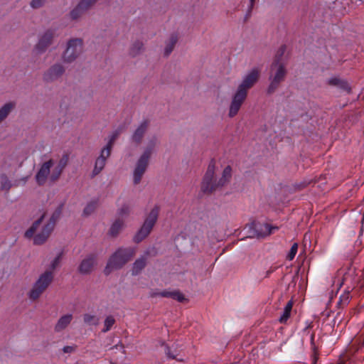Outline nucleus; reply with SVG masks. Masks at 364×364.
<instances>
[{"instance_id": "nucleus-21", "label": "nucleus", "mask_w": 364, "mask_h": 364, "mask_svg": "<svg viewBox=\"0 0 364 364\" xmlns=\"http://www.w3.org/2000/svg\"><path fill=\"white\" fill-rule=\"evenodd\" d=\"M158 144V139L156 136L149 138L147 141L144 150L141 156L150 159L151 154L155 151Z\"/></svg>"}, {"instance_id": "nucleus-14", "label": "nucleus", "mask_w": 364, "mask_h": 364, "mask_svg": "<svg viewBox=\"0 0 364 364\" xmlns=\"http://www.w3.org/2000/svg\"><path fill=\"white\" fill-rule=\"evenodd\" d=\"M96 260V256L94 255H90L86 257L79 265L78 270L80 273L82 274H90L94 269Z\"/></svg>"}, {"instance_id": "nucleus-8", "label": "nucleus", "mask_w": 364, "mask_h": 364, "mask_svg": "<svg viewBox=\"0 0 364 364\" xmlns=\"http://www.w3.org/2000/svg\"><path fill=\"white\" fill-rule=\"evenodd\" d=\"M83 50V41L81 38L70 39L67 43V48L63 54V60L67 63L74 62Z\"/></svg>"}, {"instance_id": "nucleus-12", "label": "nucleus", "mask_w": 364, "mask_h": 364, "mask_svg": "<svg viewBox=\"0 0 364 364\" xmlns=\"http://www.w3.org/2000/svg\"><path fill=\"white\" fill-rule=\"evenodd\" d=\"M55 36V31L52 29L46 30L43 32L38 40V43L35 46V51L38 53H44L47 48L51 45Z\"/></svg>"}, {"instance_id": "nucleus-26", "label": "nucleus", "mask_w": 364, "mask_h": 364, "mask_svg": "<svg viewBox=\"0 0 364 364\" xmlns=\"http://www.w3.org/2000/svg\"><path fill=\"white\" fill-rule=\"evenodd\" d=\"M144 49L143 43L140 41L134 42L129 49V55L132 57H135L139 55Z\"/></svg>"}, {"instance_id": "nucleus-22", "label": "nucleus", "mask_w": 364, "mask_h": 364, "mask_svg": "<svg viewBox=\"0 0 364 364\" xmlns=\"http://www.w3.org/2000/svg\"><path fill=\"white\" fill-rule=\"evenodd\" d=\"M15 102H8L0 107V124L4 122L16 107Z\"/></svg>"}, {"instance_id": "nucleus-1", "label": "nucleus", "mask_w": 364, "mask_h": 364, "mask_svg": "<svg viewBox=\"0 0 364 364\" xmlns=\"http://www.w3.org/2000/svg\"><path fill=\"white\" fill-rule=\"evenodd\" d=\"M260 73L261 69L258 67H254L243 75L241 82L232 97L228 109L229 117L233 118L238 114L247 99L248 90L257 82Z\"/></svg>"}, {"instance_id": "nucleus-18", "label": "nucleus", "mask_w": 364, "mask_h": 364, "mask_svg": "<svg viewBox=\"0 0 364 364\" xmlns=\"http://www.w3.org/2000/svg\"><path fill=\"white\" fill-rule=\"evenodd\" d=\"M149 127V122L146 120L141 122L134 132L132 139L133 141L139 144L141 141Z\"/></svg>"}, {"instance_id": "nucleus-24", "label": "nucleus", "mask_w": 364, "mask_h": 364, "mask_svg": "<svg viewBox=\"0 0 364 364\" xmlns=\"http://www.w3.org/2000/svg\"><path fill=\"white\" fill-rule=\"evenodd\" d=\"M178 41V35L176 33H172L168 40L166 41L164 55L166 56L169 55L173 51L176 43Z\"/></svg>"}, {"instance_id": "nucleus-45", "label": "nucleus", "mask_w": 364, "mask_h": 364, "mask_svg": "<svg viewBox=\"0 0 364 364\" xmlns=\"http://www.w3.org/2000/svg\"><path fill=\"white\" fill-rule=\"evenodd\" d=\"M249 1H250V3H249L248 9L247 11V14L245 15V18H247L250 16L256 0H249Z\"/></svg>"}, {"instance_id": "nucleus-23", "label": "nucleus", "mask_w": 364, "mask_h": 364, "mask_svg": "<svg viewBox=\"0 0 364 364\" xmlns=\"http://www.w3.org/2000/svg\"><path fill=\"white\" fill-rule=\"evenodd\" d=\"M125 226V221L123 220L122 218H116V219L114 220V222L112 223L109 234L112 236L115 237L119 235L120 231L124 228Z\"/></svg>"}, {"instance_id": "nucleus-33", "label": "nucleus", "mask_w": 364, "mask_h": 364, "mask_svg": "<svg viewBox=\"0 0 364 364\" xmlns=\"http://www.w3.org/2000/svg\"><path fill=\"white\" fill-rule=\"evenodd\" d=\"M62 213V205L58 206L56 210L53 212L49 220L47 222L48 223H52V226L54 228L56 221L60 218Z\"/></svg>"}, {"instance_id": "nucleus-41", "label": "nucleus", "mask_w": 364, "mask_h": 364, "mask_svg": "<svg viewBox=\"0 0 364 364\" xmlns=\"http://www.w3.org/2000/svg\"><path fill=\"white\" fill-rule=\"evenodd\" d=\"M171 299L176 300L180 302H183L186 300L183 294L178 291H173L172 293Z\"/></svg>"}, {"instance_id": "nucleus-36", "label": "nucleus", "mask_w": 364, "mask_h": 364, "mask_svg": "<svg viewBox=\"0 0 364 364\" xmlns=\"http://www.w3.org/2000/svg\"><path fill=\"white\" fill-rule=\"evenodd\" d=\"M60 260H61V254H58V255H57L51 261V262L50 264V266H49V270L48 271L52 272L53 270H55L60 265Z\"/></svg>"}, {"instance_id": "nucleus-31", "label": "nucleus", "mask_w": 364, "mask_h": 364, "mask_svg": "<svg viewBox=\"0 0 364 364\" xmlns=\"http://www.w3.org/2000/svg\"><path fill=\"white\" fill-rule=\"evenodd\" d=\"M83 320L87 325L97 326L99 323V318L96 316L90 314H84Z\"/></svg>"}, {"instance_id": "nucleus-35", "label": "nucleus", "mask_w": 364, "mask_h": 364, "mask_svg": "<svg viewBox=\"0 0 364 364\" xmlns=\"http://www.w3.org/2000/svg\"><path fill=\"white\" fill-rule=\"evenodd\" d=\"M114 323L115 319L112 316H107L104 321V328L102 329V332L105 333L109 331Z\"/></svg>"}, {"instance_id": "nucleus-16", "label": "nucleus", "mask_w": 364, "mask_h": 364, "mask_svg": "<svg viewBox=\"0 0 364 364\" xmlns=\"http://www.w3.org/2000/svg\"><path fill=\"white\" fill-rule=\"evenodd\" d=\"M68 156L67 155H64L57 164L55 163L52 169L51 182H55L60 178L63 169L68 164Z\"/></svg>"}, {"instance_id": "nucleus-44", "label": "nucleus", "mask_w": 364, "mask_h": 364, "mask_svg": "<svg viewBox=\"0 0 364 364\" xmlns=\"http://www.w3.org/2000/svg\"><path fill=\"white\" fill-rule=\"evenodd\" d=\"M290 312L284 309L282 314L279 317V321L281 323H285L290 316Z\"/></svg>"}, {"instance_id": "nucleus-6", "label": "nucleus", "mask_w": 364, "mask_h": 364, "mask_svg": "<svg viewBox=\"0 0 364 364\" xmlns=\"http://www.w3.org/2000/svg\"><path fill=\"white\" fill-rule=\"evenodd\" d=\"M53 277V273L50 271L40 274L28 294V298L32 301L37 300L52 283Z\"/></svg>"}, {"instance_id": "nucleus-29", "label": "nucleus", "mask_w": 364, "mask_h": 364, "mask_svg": "<svg viewBox=\"0 0 364 364\" xmlns=\"http://www.w3.org/2000/svg\"><path fill=\"white\" fill-rule=\"evenodd\" d=\"M85 11L77 4L73 10L70 12V18L72 20L79 19Z\"/></svg>"}, {"instance_id": "nucleus-10", "label": "nucleus", "mask_w": 364, "mask_h": 364, "mask_svg": "<svg viewBox=\"0 0 364 364\" xmlns=\"http://www.w3.org/2000/svg\"><path fill=\"white\" fill-rule=\"evenodd\" d=\"M277 229V227L271 226L267 223H254L250 226V237H264L269 235L274 230Z\"/></svg>"}, {"instance_id": "nucleus-46", "label": "nucleus", "mask_w": 364, "mask_h": 364, "mask_svg": "<svg viewBox=\"0 0 364 364\" xmlns=\"http://www.w3.org/2000/svg\"><path fill=\"white\" fill-rule=\"evenodd\" d=\"M166 355H168V358H172V359H177V355L176 354H174L173 353L171 352V349L168 348V347H166ZM178 360H181V359H178Z\"/></svg>"}, {"instance_id": "nucleus-32", "label": "nucleus", "mask_w": 364, "mask_h": 364, "mask_svg": "<svg viewBox=\"0 0 364 364\" xmlns=\"http://www.w3.org/2000/svg\"><path fill=\"white\" fill-rule=\"evenodd\" d=\"M12 184L6 175L2 174L1 176V189L3 191H9L11 188Z\"/></svg>"}, {"instance_id": "nucleus-37", "label": "nucleus", "mask_w": 364, "mask_h": 364, "mask_svg": "<svg viewBox=\"0 0 364 364\" xmlns=\"http://www.w3.org/2000/svg\"><path fill=\"white\" fill-rule=\"evenodd\" d=\"M118 135H119V133L117 132L113 133L110 136V138H109V140L107 144L103 149H106L109 150V152L111 153V150H112V146H113L115 140L118 137Z\"/></svg>"}, {"instance_id": "nucleus-19", "label": "nucleus", "mask_w": 364, "mask_h": 364, "mask_svg": "<svg viewBox=\"0 0 364 364\" xmlns=\"http://www.w3.org/2000/svg\"><path fill=\"white\" fill-rule=\"evenodd\" d=\"M73 318V316L71 314H67L60 316L54 327L55 331L61 332L65 329L71 323Z\"/></svg>"}, {"instance_id": "nucleus-49", "label": "nucleus", "mask_w": 364, "mask_h": 364, "mask_svg": "<svg viewBox=\"0 0 364 364\" xmlns=\"http://www.w3.org/2000/svg\"><path fill=\"white\" fill-rule=\"evenodd\" d=\"M114 348H115V349H118V348L122 349V346H116L114 347Z\"/></svg>"}, {"instance_id": "nucleus-11", "label": "nucleus", "mask_w": 364, "mask_h": 364, "mask_svg": "<svg viewBox=\"0 0 364 364\" xmlns=\"http://www.w3.org/2000/svg\"><path fill=\"white\" fill-rule=\"evenodd\" d=\"M149 163V159L140 156L136 162L133 171V182L134 185L140 183L141 178L146 172Z\"/></svg>"}, {"instance_id": "nucleus-43", "label": "nucleus", "mask_w": 364, "mask_h": 364, "mask_svg": "<svg viewBox=\"0 0 364 364\" xmlns=\"http://www.w3.org/2000/svg\"><path fill=\"white\" fill-rule=\"evenodd\" d=\"M285 51H286V46H282L279 48L274 59H279L280 61H282V57L284 55V53H285Z\"/></svg>"}, {"instance_id": "nucleus-13", "label": "nucleus", "mask_w": 364, "mask_h": 364, "mask_svg": "<svg viewBox=\"0 0 364 364\" xmlns=\"http://www.w3.org/2000/svg\"><path fill=\"white\" fill-rule=\"evenodd\" d=\"M65 73V68L60 63H55L48 69L43 74L46 82H53L59 79Z\"/></svg>"}, {"instance_id": "nucleus-48", "label": "nucleus", "mask_w": 364, "mask_h": 364, "mask_svg": "<svg viewBox=\"0 0 364 364\" xmlns=\"http://www.w3.org/2000/svg\"><path fill=\"white\" fill-rule=\"evenodd\" d=\"M292 306H293V303H292V301H289L287 304V305L285 306L284 309H285L286 311H288L289 312H290V313H291V311Z\"/></svg>"}, {"instance_id": "nucleus-42", "label": "nucleus", "mask_w": 364, "mask_h": 364, "mask_svg": "<svg viewBox=\"0 0 364 364\" xmlns=\"http://www.w3.org/2000/svg\"><path fill=\"white\" fill-rule=\"evenodd\" d=\"M45 2L46 0H32L31 2V6L33 9H38L42 6Z\"/></svg>"}, {"instance_id": "nucleus-28", "label": "nucleus", "mask_w": 364, "mask_h": 364, "mask_svg": "<svg viewBox=\"0 0 364 364\" xmlns=\"http://www.w3.org/2000/svg\"><path fill=\"white\" fill-rule=\"evenodd\" d=\"M131 208L129 205L124 204L122 205L117 212V218H122L125 221L126 218L130 214Z\"/></svg>"}, {"instance_id": "nucleus-47", "label": "nucleus", "mask_w": 364, "mask_h": 364, "mask_svg": "<svg viewBox=\"0 0 364 364\" xmlns=\"http://www.w3.org/2000/svg\"><path fill=\"white\" fill-rule=\"evenodd\" d=\"M75 349V346H67L63 347V351L65 353H71L74 352Z\"/></svg>"}, {"instance_id": "nucleus-20", "label": "nucleus", "mask_w": 364, "mask_h": 364, "mask_svg": "<svg viewBox=\"0 0 364 364\" xmlns=\"http://www.w3.org/2000/svg\"><path fill=\"white\" fill-rule=\"evenodd\" d=\"M309 341L311 344V349L313 351L314 355L316 354V346L314 343V334L311 331L310 324H308L303 330L302 341Z\"/></svg>"}, {"instance_id": "nucleus-9", "label": "nucleus", "mask_w": 364, "mask_h": 364, "mask_svg": "<svg viewBox=\"0 0 364 364\" xmlns=\"http://www.w3.org/2000/svg\"><path fill=\"white\" fill-rule=\"evenodd\" d=\"M54 165L55 161L53 159H49L42 164L35 176L36 183L39 186L44 185L48 179L51 181L52 169Z\"/></svg>"}, {"instance_id": "nucleus-27", "label": "nucleus", "mask_w": 364, "mask_h": 364, "mask_svg": "<svg viewBox=\"0 0 364 364\" xmlns=\"http://www.w3.org/2000/svg\"><path fill=\"white\" fill-rule=\"evenodd\" d=\"M329 84L331 85L337 86L340 88H341L343 90H346L347 92H349L350 90V88L348 85V84L339 78L337 77H333L331 78L328 81Z\"/></svg>"}, {"instance_id": "nucleus-7", "label": "nucleus", "mask_w": 364, "mask_h": 364, "mask_svg": "<svg viewBox=\"0 0 364 364\" xmlns=\"http://www.w3.org/2000/svg\"><path fill=\"white\" fill-rule=\"evenodd\" d=\"M159 212V208L158 206H155L151 210L143 225L134 237L135 242L139 243L141 242L149 235L157 220Z\"/></svg>"}, {"instance_id": "nucleus-4", "label": "nucleus", "mask_w": 364, "mask_h": 364, "mask_svg": "<svg viewBox=\"0 0 364 364\" xmlns=\"http://www.w3.org/2000/svg\"><path fill=\"white\" fill-rule=\"evenodd\" d=\"M134 247L119 248L109 258L105 268V274H109L114 269L122 267L135 255Z\"/></svg>"}, {"instance_id": "nucleus-39", "label": "nucleus", "mask_w": 364, "mask_h": 364, "mask_svg": "<svg viewBox=\"0 0 364 364\" xmlns=\"http://www.w3.org/2000/svg\"><path fill=\"white\" fill-rule=\"evenodd\" d=\"M350 301V295L349 293H344L341 295L338 304L341 306L347 305Z\"/></svg>"}, {"instance_id": "nucleus-38", "label": "nucleus", "mask_w": 364, "mask_h": 364, "mask_svg": "<svg viewBox=\"0 0 364 364\" xmlns=\"http://www.w3.org/2000/svg\"><path fill=\"white\" fill-rule=\"evenodd\" d=\"M173 291H156L152 292L151 296L152 297L154 296H161V297H167V298H171Z\"/></svg>"}, {"instance_id": "nucleus-5", "label": "nucleus", "mask_w": 364, "mask_h": 364, "mask_svg": "<svg viewBox=\"0 0 364 364\" xmlns=\"http://www.w3.org/2000/svg\"><path fill=\"white\" fill-rule=\"evenodd\" d=\"M287 73L286 65L283 61L279 59H274L270 65L269 70V85L267 88V93H273L283 82Z\"/></svg>"}, {"instance_id": "nucleus-17", "label": "nucleus", "mask_w": 364, "mask_h": 364, "mask_svg": "<svg viewBox=\"0 0 364 364\" xmlns=\"http://www.w3.org/2000/svg\"><path fill=\"white\" fill-rule=\"evenodd\" d=\"M68 156L67 155H64L57 164L55 163L52 169L51 182H55L60 178L63 169L68 164Z\"/></svg>"}, {"instance_id": "nucleus-2", "label": "nucleus", "mask_w": 364, "mask_h": 364, "mask_svg": "<svg viewBox=\"0 0 364 364\" xmlns=\"http://www.w3.org/2000/svg\"><path fill=\"white\" fill-rule=\"evenodd\" d=\"M215 161L212 160L207 168L203 179L201 189L204 193H212L223 186H225L232 176V168L230 166H226L222 176L218 179L215 177Z\"/></svg>"}, {"instance_id": "nucleus-3", "label": "nucleus", "mask_w": 364, "mask_h": 364, "mask_svg": "<svg viewBox=\"0 0 364 364\" xmlns=\"http://www.w3.org/2000/svg\"><path fill=\"white\" fill-rule=\"evenodd\" d=\"M44 215L36 220L32 225L24 233L26 238L33 237V244L36 245H43L49 237L54 228L52 223H43Z\"/></svg>"}, {"instance_id": "nucleus-40", "label": "nucleus", "mask_w": 364, "mask_h": 364, "mask_svg": "<svg viewBox=\"0 0 364 364\" xmlns=\"http://www.w3.org/2000/svg\"><path fill=\"white\" fill-rule=\"evenodd\" d=\"M297 250H298V245L296 243H294L291 246L290 251L287 255V259L289 260H292L294 258V257L297 252Z\"/></svg>"}, {"instance_id": "nucleus-25", "label": "nucleus", "mask_w": 364, "mask_h": 364, "mask_svg": "<svg viewBox=\"0 0 364 364\" xmlns=\"http://www.w3.org/2000/svg\"><path fill=\"white\" fill-rule=\"evenodd\" d=\"M146 264V259L145 257H141L137 259L133 264L132 273L133 275H138L141 270L145 267Z\"/></svg>"}, {"instance_id": "nucleus-34", "label": "nucleus", "mask_w": 364, "mask_h": 364, "mask_svg": "<svg viewBox=\"0 0 364 364\" xmlns=\"http://www.w3.org/2000/svg\"><path fill=\"white\" fill-rule=\"evenodd\" d=\"M96 1L97 0H80L77 4L86 12L95 4Z\"/></svg>"}, {"instance_id": "nucleus-30", "label": "nucleus", "mask_w": 364, "mask_h": 364, "mask_svg": "<svg viewBox=\"0 0 364 364\" xmlns=\"http://www.w3.org/2000/svg\"><path fill=\"white\" fill-rule=\"evenodd\" d=\"M97 205V200H92V201L89 202L83 210V213H82L83 215L88 216V215H91L96 209Z\"/></svg>"}, {"instance_id": "nucleus-15", "label": "nucleus", "mask_w": 364, "mask_h": 364, "mask_svg": "<svg viewBox=\"0 0 364 364\" xmlns=\"http://www.w3.org/2000/svg\"><path fill=\"white\" fill-rule=\"evenodd\" d=\"M109 150L106 149H102L101 150L100 155L95 161V166L92 173L93 177L99 174L102 171L105 166L106 160L109 156Z\"/></svg>"}]
</instances>
